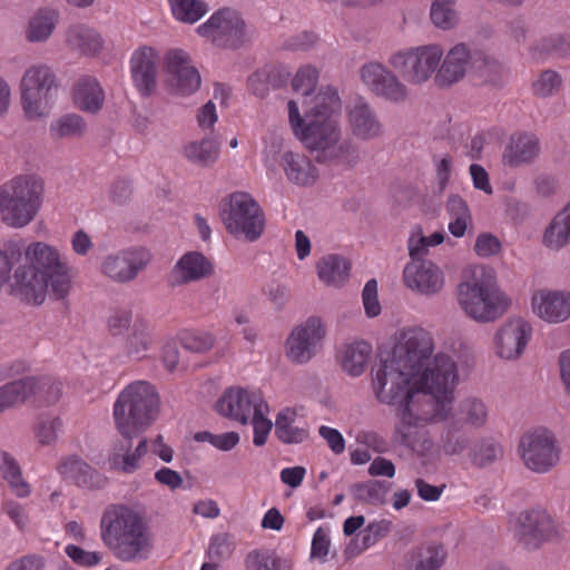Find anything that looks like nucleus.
Returning <instances> with one entry per match:
<instances>
[{
    "mask_svg": "<svg viewBox=\"0 0 570 570\" xmlns=\"http://www.w3.org/2000/svg\"><path fill=\"white\" fill-rule=\"evenodd\" d=\"M372 390L380 403L397 406L393 440L419 455L429 452L432 441L423 428L446 420L452 406L429 389L415 384V380L389 357L381 358L372 368Z\"/></svg>",
    "mask_w": 570,
    "mask_h": 570,
    "instance_id": "obj_1",
    "label": "nucleus"
},
{
    "mask_svg": "<svg viewBox=\"0 0 570 570\" xmlns=\"http://www.w3.org/2000/svg\"><path fill=\"white\" fill-rule=\"evenodd\" d=\"M433 350V337L426 330L409 327L400 331L386 357L407 372L415 384L429 389L452 406L458 383L456 365L446 354L432 356Z\"/></svg>",
    "mask_w": 570,
    "mask_h": 570,
    "instance_id": "obj_2",
    "label": "nucleus"
},
{
    "mask_svg": "<svg viewBox=\"0 0 570 570\" xmlns=\"http://www.w3.org/2000/svg\"><path fill=\"white\" fill-rule=\"evenodd\" d=\"M100 537L112 556L122 562H144L154 550L149 524L142 515L126 505H111L104 511Z\"/></svg>",
    "mask_w": 570,
    "mask_h": 570,
    "instance_id": "obj_3",
    "label": "nucleus"
},
{
    "mask_svg": "<svg viewBox=\"0 0 570 570\" xmlns=\"http://www.w3.org/2000/svg\"><path fill=\"white\" fill-rule=\"evenodd\" d=\"M458 303L469 317L479 323L494 322L508 307V299L498 289L492 271L483 266H476L464 275L458 286Z\"/></svg>",
    "mask_w": 570,
    "mask_h": 570,
    "instance_id": "obj_4",
    "label": "nucleus"
},
{
    "mask_svg": "<svg viewBox=\"0 0 570 570\" xmlns=\"http://www.w3.org/2000/svg\"><path fill=\"white\" fill-rule=\"evenodd\" d=\"M312 153L317 163H334L350 168L361 160L358 145L351 138H343L337 119H311L298 138Z\"/></svg>",
    "mask_w": 570,
    "mask_h": 570,
    "instance_id": "obj_5",
    "label": "nucleus"
},
{
    "mask_svg": "<svg viewBox=\"0 0 570 570\" xmlns=\"http://www.w3.org/2000/svg\"><path fill=\"white\" fill-rule=\"evenodd\" d=\"M159 397L146 381L126 386L114 404V420L120 435H140L156 420Z\"/></svg>",
    "mask_w": 570,
    "mask_h": 570,
    "instance_id": "obj_6",
    "label": "nucleus"
},
{
    "mask_svg": "<svg viewBox=\"0 0 570 570\" xmlns=\"http://www.w3.org/2000/svg\"><path fill=\"white\" fill-rule=\"evenodd\" d=\"M43 181L35 175H19L0 186V218L12 228L29 225L37 216Z\"/></svg>",
    "mask_w": 570,
    "mask_h": 570,
    "instance_id": "obj_7",
    "label": "nucleus"
},
{
    "mask_svg": "<svg viewBox=\"0 0 570 570\" xmlns=\"http://www.w3.org/2000/svg\"><path fill=\"white\" fill-rule=\"evenodd\" d=\"M229 234L247 242L257 240L265 229V215L258 203L247 193L229 195L220 212Z\"/></svg>",
    "mask_w": 570,
    "mask_h": 570,
    "instance_id": "obj_8",
    "label": "nucleus"
},
{
    "mask_svg": "<svg viewBox=\"0 0 570 570\" xmlns=\"http://www.w3.org/2000/svg\"><path fill=\"white\" fill-rule=\"evenodd\" d=\"M27 262L48 282L50 295L63 299L71 288V274L67 258L43 242H35L23 249Z\"/></svg>",
    "mask_w": 570,
    "mask_h": 570,
    "instance_id": "obj_9",
    "label": "nucleus"
},
{
    "mask_svg": "<svg viewBox=\"0 0 570 570\" xmlns=\"http://www.w3.org/2000/svg\"><path fill=\"white\" fill-rule=\"evenodd\" d=\"M57 87L56 75L46 65H35L24 71L20 91L21 106L28 119L35 120L49 114Z\"/></svg>",
    "mask_w": 570,
    "mask_h": 570,
    "instance_id": "obj_10",
    "label": "nucleus"
},
{
    "mask_svg": "<svg viewBox=\"0 0 570 570\" xmlns=\"http://www.w3.org/2000/svg\"><path fill=\"white\" fill-rule=\"evenodd\" d=\"M197 32L213 45L229 49L244 46L255 33L239 11L227 7L216 10Z\"/></svg>",
    "mask_w": 570,
    "mask_h": 570,
    "instance_id": "obj_11",
    "label": "nucleus"
},
{
    "mask_svg": "<svg viewBox=\"0 0 570 570\" xmlns=\"http://www.w3.org/2000/svg\"><path fill=\"white\" fill-rule=\"evenodd\" d=\"M442 58L441 46L428 45L397 50L387 63L409 83L422 85L436 73Z\"/></svg>",
    "mask_w": 570,
    "mask_h": 570,
    "instance_id": "obj_12",
    "label": "nucleus"
},
{
    "mask_svg": "<svg viewBox=\"0 0 570 570\" xmlns=\"http://www.w3.org/2000/svg\"><path fill=\"white\" fill-rule=\"evenodd\" d=\"M518 451L524 466L539 474L550 472L559 463L561 454L557 438L547 429L523 434Z\"/></svg>",
    "mask_w": 570,
    "mask_h": 570,
    "instance_id": "obj_13",
    "label": "nucleus"
},
{
    "mask_svg": "<svg viewBox=\"0 0 570 570\" xmlns=\"http://www.w3.org/2000/svg\"><path fill=\"white\" fill-rule=\"evenodd\" d=\"M360 77L365 87L379 99L403 105L410 99V89L395 70L379 61L364 63Z\"/></svg>",
    "mask_w": 570,
    "mask_h": 570,
    "instance_id": "obj_14",
    "label": "nucleus"
},
{
    "mask_svg": "<svg viewBox=\"0 0 570 570\" xmlns=\"http://www.w3.org/2000/svg\"><path fill=\"white\" fill-rule=\"evenodd\" d=\"M325 327L318 317H308L294 327L285 343L286 357L295 364H306L321 350Z\"/></svg>",
    "mask_w": 570,
    "mask_h": 570,
    "instance_id": "obj_15",
    "label": "nucleus"
},
{
    "mask_svg": "<svg viewBox=\"0 0 570 570\" xmlns=\"http://www.w3.org/2000/svg\"><path fill=\"white\" fill-rule=\"evenodd\" d=\"M151 259L150 253L142 247H129L104 257L100 272L119 284L134 281Z\"/></svg>",
    "mask_w": 570,
    "mask_h": 570,
    "instance_id": "obj_16",
    "label": "nucleus"
},
{
    "mask_svg": "<svg viewBox=\"0 0 570 570\" xmlns=\"http://www.w3.org/2000/svg\"><path fill=\"white\" fill-rule=\"evenodd\" d=\"M476 46L458 42L451 47L443 58L435 73V81L441 87H449L462 80L469 71L473 72L476 61L480 59Z\"/></svg>",
    "mask_w": 570,
    "mask_h": 570,
    "instance_id": "obj_17",
    "label": "nucleus"
},
{
    "mask_svg": "<svg viewBox=\"0 0 570 570\" xmlns=\"http://www.w3.org/2000/svg\"><path fill=\"white\" fill-rule=\"evenodd\" d=\"M557 533L553 520L541 509L522 511L514 525V538L529 550L538 549Z\"/></svg>",
    "mask_w": 570,
    "mask_h": 570,
    "instance_id": "obj_18",
    "label": "nucleus"
},
{
    "mask_svg": "<svg viewBox=\"0 0 570 570\" xmlns=\"http://www.w3.org/2000/svg\"><path fill=\"white\" fill-rule=\"evenodd\" d=\"M215 407L220 415L247 424L257 409H267V403L259 391L229 387L218 399Z\"/></svg>",
    "mask_w": 570,
    "mask_h": 570,
    "instance_id": "obj_19",
    "label": "nucleus"
},
{
    "mask_svg": "<svg viewBox=\"0 0 570 570\" xmlns=\"http://www.w3.org/2000/svg\"><path fill=\"white\" fill-rule=\"evenodd\" d=\"M168 87L174 94L188 96L200 86V76L187 52L171 49L165 58Z\"/></svg>",
    "mask_w": 570,
    "mask_h": 570,
    "instance_id": "obj_20",
    "label": "nucleus"
},
{
    "mask_svg": "<svg viewBox=\"0 0 570 570\" xmlns=\"http://www.w3.org/2000/svg\"><path fill=\"white\" fill-rule=\"evenodd\" d=\"M148 451V442L140 435H120L108 454L109 469L131 474L140 469L141 459Z\"/></svg>",
    "mask_w": 570,
    "mask_h": 570,
    "instance_id": "obj_21",
    "label": "nucleus"
},
{
    "mask_svg": "<svg viewBox=\"0 0 570 570\" xmlns=\"http://www.w3.org/2000/svg\"><path fill=\"white\" fill-rule=\"evenodd\" d=\"M532 335L529 322L521 317L510 318L504 322L495 334V353L504 360L519 358Z\"/></svg>",
    "mask_w": 570,
    "mask_h": 570,
    "instance_id": "obj_22",
    "label": "nucleus"
},
{
    "mask_svg": "<svg viewBox=\"0 0 570 570\" xmlns=\"http://www.w3.org/2000/svg\"><path fill=\"white\" fill-rule=\"evenodd\" d=\"M50 286L29 263L17 267L13 279L10 283V293L20 301L31 304L41 305Z\"/></svg>",
    "mask_w": 570,
    "mask_h": 570,
    "instance_id": "obj_23",
    "label": "nucleus"
},
{
    "mask_svg": "<svg viewBox=\"0 0 570 570\" xmlns=\"http://www.w3.org/2000/svg\"><path fill=\"white\" fill-rule=\"evenodd\" d=\"M405 285L423 295H434L444 285L441 269L431 261L414 259L407 263L403 271Z\"/></svg>",
    "mask_w": 570,
    "mask_h": 570,
    "instance_id": "obj_24",
    "label": "nucleus"
},
{
    "mask_svg": "<svg viewBox=\"0 0 570 570\" xmlns=\"http://www.w3.org/2000/svg\"><path fill=\"white\" fill-rule=\"evenodd\" d=\"M533 313L550 324L566 322L570 317V292L538 289L531 298Z\"/></svg>",
    "mask_w": 570,
    "mask_h": 570,
    "instance_id": "obj_25",
    "label": "nucleus"
},
{
    "mask_svg": "<svg viewBox=\"0 0 570 570\" xmlns=\"http://www.w3.org/2000/svg\"><path fill=\"white\" fill-rule=\"evenodd\" d=\"M347 122L353 136L361 140H372L383 134V124L375 109L363 97L347 107Z\"/></svg>",
    "mask_w": 570,
    "mask_h": 570,
    "instance_id": "obj_26",
    "label": "nucleus"
},
{
    "mask_svg": "<svg viewBox=\"0 0 570 570\" xmlns=\"http://www.w3.org/2000/svg\"><path fill=\"white\" fill-rule=\"evenodd\" d=\"M132 81L142 96L151 95L156 89L158 72V55L148 46L138 48L130 59Z\"/></svg>",
    "mask_w": 570,
    "mask_h": 570,
    "instance_id": "obj_27",
    "label": "nucleus"
},
{
    "mask_svg": "<svg viewBox=\"0 0 570 570\" xmlns=\"http://www.w3.org/2000/svg\"><path fill=\"white\" fill-rule=\"evenodd\" d=\"M214 273L212 262L199 252L184 254L174 265L168 275V285L171 287L198 282Z\"/></svg>",
    "mask_w": 570,
    "mask_h": 570,
    "instance_id": "obj_28",
    "label": "nucleus"
},
{
    "mask_svg": "<svg viewBox=\"0 0 570 570\" xmlns=\"http://www.w3.org/2000/svg\"><path fill=\"white\" fill-rule=\"evenodd\" d=\"M448 559L443 543L431 541L411 549L405 557V570H440Z\"/></svg>",
    "mask_w": 570,
    "mask_h": 570,
    "instance_id": "obj_29",
    "label": "nucleus"
},
{
    "mask_svg": "<svg viewBox=\"0 0 570 570\" xmlns=\"http://www.w3.org/2000/svg\"><path fill=\"white\" fill-rule=\"evenodd\" d=\"M540 153L539 140L530 134L512 135L502 154V163L509 167H519L532 163Z\"/></svg>",
    "mask_w": 570,
    "mask_h": 570,
    "instance_id": "obj_30",
    "label": "nucleus"
},
{
    "mask_svg": "<svg viewBox=\"0 0 570 570\" xmlns=\"http://www.w3.org/2000/svg\"><path fill=\"white\" fill-rule=\"evenodd\" d=\"M283 171L288 181L298 186H311L318 178V170L304 154L286 150L282 154Z\"/></svg>",
    "mask_w": 570,
    "mask_h": 570,
    "instance_id": "obj_31",
    "label": "nucleus"
},
{
    "mask_svg": "<svg viewBox=\"0 0 570 570\" xmlns=\"http://www.w3.org/2000/svg\"><path fill=\"white\" fill-rule=\"evenodd\" d=\"M104 100V90L96 78L82 76L77 80L73 88V101L79 109L96 114L101 109Z\"/></svg>",
    "mask_w": 570,
    "mask_h": 570,
    "instance_id": "obj_32",
    "label": "nucleus"
},
{
    "mask_svg": "<svg viewBox=\"0 0 570 570\" xmlns=\"http://www.w3.org/2000/svg\"><path fill=\"white\" fill-rule=\"evenodd\" d=\"M125 341V352L130 357L142 358L154 344L150 324L144 318H136Z\"/></svg>",
    "mask_w": 570,
    "mask_h": 570,
    "instance_id": "obj_33",
    "label": "nucleus"
},
{
    "mask_svg": "<svg viewBox=\"0 0 570 570\" xmlns=\"http://www.w3.org/2000/svg\"><path fill=\"white\" fill-rule=\"evenodd\" d=\"M350 262L337 254L323 256L316 264L318 278L331 286H341L348 278Z\"/></svg>",
    "mask_w": 570,
    "mask_h": 570,
    "instance_id": "obj_34",
    "label": "nucleus"
},
{
    "mask_svg": "<svg viewBox=\"0 0 570 570\" xmlns=\"http://www.w3.org/2000/svg\"><path fill=\"white\" fill-rule=\"evenodd\" d=\"M296 412L289 407L283 409L275 420V435L285 444H298L307 440L309 433L304 426L295 425Z\"/></svg>",
    "mask_w": 570,
    "mask_h": 570,
    "instance_id": "obj_35",
    "label": "nucleus"
},
{
    "mask_svg": "<svg viewBox=\"0 0 570 570\" xmlns=\"http://www.w3.org/2000/svg\"><path fill=\"white\" fill-rule=\"evenodd\" d=\"M66 41L70 48L85 55L97 53L102 47L101 36L95 29L85 24L69 27Z\"/></svg>",
    "mask_w": 570,
    "mask_h": 570,
    "instance_id": "obj_36",
    "label": "nucleus"
},
{
    "mask_svg": "<svg viewBox=\"0 0 570 570\" xmlns=\"http://www.w3.org/2000/svg\"><path fill=\"white\" fill-rule=\"evenodd\" d=\"M184 156L194 165L210 167L219 157V144L213 137L190 141L184 147Z\"/></svg>",
    "mask_w": 570,
    "mask_h": 570,
    "instance_id": "obj_37",
    "label": "nucleus"
},
{
    "mask_svg": "<svg viewBox=\"0 0 570 570\" xmlns=\"http://www.w3.org/2000/svg\"><path fill=\"white\" fill-rule=\"evenodd\" d=\"M372 354V346L365 341L345 345L342 353V367L351 376H360Z\"/></svg>",
    "mask_w": 570,
    "mask_h": 570,
    "instance_id": "obj_38",
    "label": "nucleus"
},
{
    "mask_svg": "<svg viewBox=\"0 0 570 570\" xmlns=\"http://www.w3.org/2000/svg\"><path fill=\"white\" fill-rule=\"evenodd\" d=\"M544 243L554 250L570 243V203L554 216L544 233Z\"/></svg>",
    "mask_w": 570,
    "mask_h": 570,
    "instance_id": "obj_39",
    "label": "nucleus"
},
{
    "mask_svg": "<svg viewBox=\"0 0 570 570\" xmlns=\"http://www.w3.org/2000/svg\"><path fill=\"white\" fill-rule=\"evenodd\" d=\"M306 107V114L312 116V119L334 118L341 111L342 104L338 92L332 88L326 87L325 90L320 91L315 98Z\"/></svg>",
    "mask_w": 570,
    "mask_h": 570,
    "instance_id": "obj_40",
    "label": "nucleus"
},
{
    "mask_svg": "<svg viewBox=\"0 0 570 570\" xmlns=\"http://www.w3.org/2000/svg\"><path fill=\"white\" fill-rule=\"evenodd\" d=\"M59 473L79 487L91 488L95 484L97 471L78 456H70L60 463Z\"/></svg>",
    "mask_w": 570,
    "mask_h": 570,
    "instance_id": "obj_41",
    "label": "nucleus"
},
{
    "mask_svg": "<svg viewBox=\"0 0 570 570\" xmlns=\"http://www.w3.org/2000/svg\"><path fill=\"white\" fill-rule=\"evenodd\" d=\"M446 210L450 216L449 230L454 237H462L469 226H472V216L466 202L459 195L448 198Z\"/></svg>",
    "mask_w": 570,
    "mask_h": 570,
    "instance_id": "obj_42",
    "label": "nucleus"
},
{
    "mask_svg": "<svg viewBox=\"0 0 570 570\" xmlns=\"http://www.w3.org/2000/svg\"><path fill=\"white\" fill-rule=\"evenodd\" d=\"M33 377H23L0 387V413L7 409L22 404L31 397Z\"/></svg>",
    "mask_w": 570,
    "mask_h": 570,
    "instance_id": "obj_43",
    "label": "nucleus"
},
{
    "mask_svg": "<svg viewBox=\"0 0 570 570\" xmlns=\"http://www.w3.org/2000/svg\"><path fill=\"white\" fill-rule=\"evenodd\" d=\"M0 474L9 483L11 490L20 498L30 493L29 484L22 479L18 461L7 451L0 450Z\"/></svg>",
    "mask_w": 570,
    "mask_h": 570,
    "instance_id": "obj_44",
    "label": "nucleus"
},
{
    "mask_svg": "<svg viewBox=\"0 0 570 570\" xmlns=\"http://www.w3.org/2000/svg\"><path fill=\"white\" fill-rule=\"evenodd\" d=\"M458 0H432L430 18L432 23L443 31L454 29L460 22V13L456 10Z\"/></svg>",
    "mask_w": 570,
    "mask_h": 570,
    "instance_id": "obj_45",
    "label": "nucleus"
},
{
    "mask_svg": "<svg viewBox=\"0 0 570 570\" xmlns=\"http://www.w3.org/2000/svg\"><path fill=\"white\" fill-rule=\"evenodd\" d=\"M488 407L484 402L478 397H466L462 400L458 407V422L481 428L488 420Z\"/></svg>",
    "mask_w": 570,
    "mask_h": 570,
    "instance_id": "obj_46",
    "label": "nucleus"
},
{
    "mask_svg": "<svg viewBox=\"0 0 570 570\" xmlns=\"http://www.w3.org/2000/svg\"><path fill=\"white\" fill-rule=\"evenodd\" d=\"M57 22V13L51 10H39L30 20L27 39L31 42H41L47 40Z\"/></svg>",
    "mask_w": 570,
    "mask_h": 570,
    "instance_id": "obj_47",
    "label": "nucleus"
},
{
    "mask_svg": "<svg viewBox=\"0 0 570 570\" xmlns=\"http://www.w3.org/2000/svg\"><path fill=\"white\" fill-rule=\"evenodd\" d=\"M350 491L356 501L377 505L385 502L389 487L384 481L370 480L351 485Z\"/></svg>",
    "mask_w": 570,
    "mask_h": 570,
    "instance_id": "obj_48",
    "label": "nucleus"
},
{
    "mask_svg": "<svg viewBox=\"0 0 570 570\" xmlns=\"http://www.w3.org/2000/svg\"><path fill=\"white\" fill-rule=\"evenodd\" d=\"M174 18L180 22L195 23L208 10L203 0H168Z\"/></svg>",
    "mask_w": 570,
    "mask_h": 570,
    "instance_id": "obj_49",
    "label": "nucleus"
},
{
    "mask_svg": "<svg viewBox=\"0 0 570 570\" xmlns=\"http://www.w3.org/2000/svg\"><path fill=\"white\" fill-rule=\"evenodd\" d=\"M86 122L81 116L68 114L50 126L51 137L55 139L81 137L86 131Z\"/></svg>",
    "mask_w": 570,
    "mask_h": 570,
    "instance_id": "obj_50",
    "label": "nucleus"
},
{
    "mask_svg": "<svg viewBox=\"0 0 570 570\" xmlns=\"http://www.w3.org/2000/svg\"><path fill=\"white\" fill-rule=\"evenodd\" d=\"M473 73L482 83L499 86L502 81L503 67L498 60L481 50L480 59L476 61V66H474Z\"/></svg>",
    "mask_w": 570,
    "mask_h": 570,
    "instance_id": "obj_51",
    "label": "nucleus"
},
{
    "mask_svg": "<svg viewBox=\"0 0 570 570\" xmlns=\"http://www.w3.org/2000/svg\"><path fill=\"white\" fill-rule=\"evenodd\" d=\"M61 396V383L50 377H33L31 397L39 405L56 404Z\"/></svg>",
    "mask_w": 570,
    "mask_h": 570,
    "instance_id": "obj_52",
    "label": "nucleus"
},
{
    "mask_svg": "<svg viewBox=\"0 0 570 570\" xmlns=\"http://www.w3.org/2000/svg\"><path fill=\"white\" fill-rule=\"evenodd\" d=\"M469 445V436L458 426L456 422L449 425L442 434V449L446 455H459L463 453Z\"/></svg>",
    "mask_w": 570,
    "mask_h": 570,
    "instance_id": "obj_53",
    "label": "nucleus"
},
{
    "mask_svg": "<svg viewBox=\"0 0 570 570\" xmlns=\"http://www.w3.org/2000/svg\"><path fill=\"white\" fill-rule=\"evenodd\" d=\"M503 455V450L500 444L492 440H483L475 444L470 452L472 462L480 466H488L495 461L500 460Z\"/></svg>",
    "mask_w": 570,
    "mask_h": 570,
    "instance_id": "obj_54",
    "label": "nucleus"
},
{
    "mask_svg": "<svg viewBox=\"0 0 570 570\" xmlns=\"http://www.w3.org/2000/svg\"><path fill=\"white\" fill-rule=\"evenodd\" d=\"M318 80L316 68L307 65L301 67L292 80L293 90L304 97L303 105L307 104V97L314 91Z\"/></svg>",
    "mask_w": 570,
    "mask_h": 570,
    "instance_id": "obj_55",
    "label": "nucleus"
},
{
    "mask_svg": "<svg viewBox=\"0 0 570 570\" xmlns=\"http://www.w3.org/2000/svg\"><path fill=\"white\" fill-rule=\"evenodd\" d=\"M246 564L250 570H286L287 568V561L272 551L250 552Z\"/></svg>",
    "mask_w": 570,
    "mask_h": 570,
    "instance_id": "obj_56",
    "label": "nucleus"
},
{
    "mask_svg": "<svg viewBox=\"0 0 570 570\" xmlns=\"http://www.w3.org/2000/svg\"><path fill=\"white\" fill-rule=\"evenodd\" d=\"M540 55L564 57L570 52V36L551 35L540 39L533 47Z\"/></svg>",
    "mask_w": 570,
    "mask_h": 570,
    "instance_id": "obj_57",
    "label": "nucleus"
},
{
    "mask_svg": "<svg viewBox=\"0 0 570 570\" xmlns=\"http://www.w3.org/2000/svg\"><path fill=\"white\" fill-rule=\"evenodd\" d=\"M181 346L193 353H204L214 345V337L202 331H184L179 335Z\"/></svg>",
    "mask_w": 570,
    "mask_h": 570,
    "instance_id": "obj_58",
    "label": "nucleus"
},
{
    "mask_svg": "<svg viewBox=\"0 0 570 570\" xmlns=\"http://www.w3.org/2000/svg\"><path fill=\"white\" fill-rule=\"evenodd\" d=\"M23 254L21 243H11L4 250H0V286L8 282L10 272L19 263Z\"/></svg>",
    "mask_w": 570,
    "mask_h": 570,
    "instance_id": "obj_59",
    "label": "nucleus"
},
{
    "mask_svg": "<svg viewBox=\"0 0 570 570\" xmlns=\"http://www.w3.org/2000/svg\"><path fill=\"white\" fill-rule=\"evenodd\" d=\"M561 76L553 70L541 72L539 78L533 82V92L539 97H550L559 92L561 88Z\"/></svg>",
    "mask_w": 570,
    "mask_h": 570,
    "instance_id": "obj_60",
    "label": "nucleus"
},
{
    "mask_svg": "<svg viewBox=\"0 0 570 570\" xmlns=\"http://www.w3.org/2000/svg\"><path fill=\"white\" fill-rule=\"evenodd\" d=\"M392 523L387 520H381L370 523L360 533L361 549L365 550L374 546L379 540L386 537L391 531Z\"/></svg>",
    "mask_w": 570,
    "mask_h": 570,
    "instance_id": "obj_61",
    "label": "nucleus"
},
{
    "mask_svg": "<svg viewBox=\"0 0 570 570\" xmlns=\"http://www.w3.org/2000/svg\"><path fill=\"white\" fill-rule=\"evenodd\" d=\"M268 411V407L261 410L257 409L254 415L252 416V423L254 428L253 443L256 446H263L266 443L267 436L273 428L272 421L266 417Z\"/></svg>",
    "mask_w": 570,
    "mask_h": 570,
    "instance_id": "obj_62",
    "label": "nucleus"
},
{
    "mask_svg": "<svg viewBox=\"0 0 570 570\" xmlns=\"http://www.w3.org/2000/svg\"><path fill=\"white\" fill-rule=\"evenodd\" d=\"M62 421L59 417L41 419L36 428V436L42 445L52 444L61 431Z\"/></svg>",
    "mask_w": 570,
    "mask_h": 570,
    "instance_id": "obj_63",
    "label": "nucleus"
},
{
    "mask_svg": "<svg viewBox=\"0 0 570 570\" xmlns=\"http://www.w3.org/2000/svg\"><path fill=\"white\" fill-rule=\"evenodd\" d=\"M132 312L127 308L115 311L107 321V327L112 336L122 335L132 325Z\"/></svg>",
    "mask_w": 570,
    "mask_h": 570,
    "instance_id": "obj_64",
    "label": "nucleus"
}]
</instances>
